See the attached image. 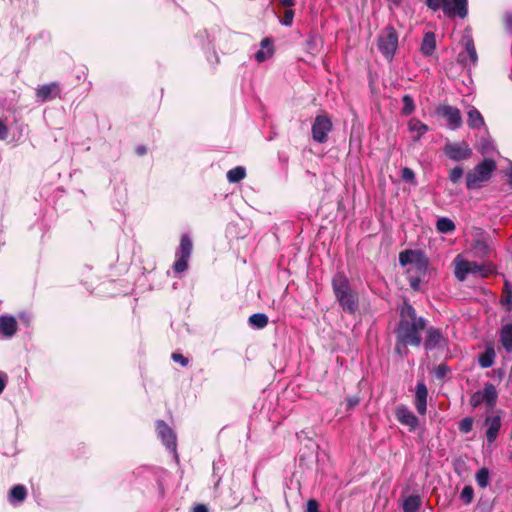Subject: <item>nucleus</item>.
<instances>
[{
  "label": "nucleus",
  "instance_id": "obj_6",
  "mask_svg": "<svg viewBox=\"0 0 512 512\" xmlns=\"http://www.w3.org/2000/svg\"><path fill=\"white\" fill-rule=\"evenodd\" d=\"M333 129V123L327 114H320L315 117L311 127L312 138L317 143H325L328 134Z\"/></svg>",
  "mask_w": 512,
  "mask_h": 512
},
{
  "label": "nucleus",
  "instance_id": "obj_38",
  "mask_svg": "<svg viewBox=\"0 0 512 512\" xmlns=\"http://www.w3.org/2000/svg\"><path fill=\"white\" fill-rule=\"evenodd\" d=\"M460 498L464 501L465 504H470L474 498V490L471 485H466L460 494Z\"/></svg>",
  "mask_w": 512,
  "mask_h": 512
},
{
  "label": "nucleus",
  "instance_id": "obj_21",
  "mask_svg": "<svg viewBox=\"0 0 512 512\" xmlns=\"http://www.w3.org/2000/svg\"><path fill=\"white\" fill-rule=\"evenodd\" d=\"M436 49V39L433 32H426L421 43V53L424 56H431Z\"/></svg>",
  "mask_w": 512,
  "mask_h": 512
},
{
  "label": "nucleus",
  "instance_id": "obj_8",
  "mask_svg": "<svg viewBox=\"0 0 512 512\" xmlns=\"http://www.w3.org/2000/svg\"><path fill=\"white\" fill-rule=\"evenodd\" d=\"M436 113L446 119L448 126L456 130L463 124L461 112L457 107L445 104L437 108Z\"/></svg>",
  "mask_w": 512,
  "mask_h": 512
},
{
  "label": "nucleus",
  "instance_id": "obj_47",
  "mask_svg": "<svg viewBox=\"0 0 512 512\" xmlns=\"http://www.w3.org/2000/svg\"><path fill=\"white\" fill-rule=\"evenodd\" d=\"M307 512H320L319 503L315 499H309L307 501Z\"/></svg>",
  "mask_w": 512,
  "mask_h": 512
},
{
  "label": "nucleus",
  "instance_id": "obj_7",
  "mask_svg": "<svg viewBox=\"0 0 512 512\" xmlns=\"http://www.w3.org/2000/svg\"><path fill=\"white\" fill-rule=\"evenodd\" d=\"M443 152L450 160L460 162L471 158L473 151L465 141L447 142L443 147Z\"/></svg>",
  "mask_w": 512,
  "mask_h": 512
},
{
  "label": "nucleus",
  "instance_id": "obj_32",
  "mask_svg": "<svg viewBox=\"0 0 512 512\" xmlns=\"http://www.w3.org/2000/svg\"><path fill=\"white\" fill-rule=\"evenodd\" d=\"M501 302L507 305V311L512 310V284L509 281L504 282L503 294Z\"/></svg>",
  "mask_w": 512,
  "mask_h": 512
},
{
  "label": "nucleus",
  "instance_id": "obj_1",
  "mask_svg": "<svg viewBox=\"0 0 512 512\" xmlns=\"http://www.w3.org/2000/svg\"><path fill=\"white\" fill-rule=\"evenodd\" d=\"M399 322L395 329V352L404 356L408 354V346L419 347L422 342L421 332L426 328L427 320L418 316L415 308L404 300L398 309Z\"/></svg>",
  "mask_w": 512,
  "mask_h": 512
},
{
  "label": "nucleus",
  "instance_id": "obj_29",
  "mask_svg": "<svg viewBox=\"0 0 512 512\" xmlns=\"http://www.w3.org/2000/svg\"><path fill=\"white\" fill-rule=\"evenodd\" d=\"M436 228L441 233H452L455 231L456 226L454 222L446 217L439 218L436 222Z\"/></svg>",
  "mask_w": 512,
  "mask_h": 512
},
{
  "label": "nucleus",
  "instance_id": "obj_2",
  "mask_svg": "<svg viewBox=\"0 0 512 512\" xmlns=\"http://www.w3.org/2000/svg\"><path fill=\"white\" fill-rule=\"evenodd\" d=\"M331 286L334 296L342 310L354 315L359 309V296L350 284L349 279L343 272H337L332 280Z\"/></svg>",
  "mask_w": 512,
  "mask_h": 512
},
{
  "label": "nucleus",
  "instance_id": "obj_5",
  "mask_svg": "<svg viewBox=\"0 0 512 512\" xmlns=\"http://www.w3.org/2000/svg\"><path fill=\"white\" fill-rule=\"evenodd\" d=\"M193 250V242L189 235L183 234L180 238V244L176 251V261L173 269L176 273H183L188 268V261Z\"/></svg>",
  "mask_w": 512,
  "mask_h": 512
},
{
  "label": "nucleus",
  "instance_id": "obj_19",
  "mask_svg": "<svg viewBox=\"0 0 512 512\" xmlns=\"http://www.w3.org/2000/svg\"><path fill=\"white\" fill-rule=\"evenodd\" d=\"M496 353L493 343L486 346L485 351L478 356V363L481 368H489L494 364Z\"/></svg>",
  "mask_w": 512,
  "mask_h": 512
},
{
  "label": "nucleus",
  "instance_id": "obj_12",
  "mask_svg": "<svg viewBox=\"0 0 512 512\" xmlns=\"http://www.w3.org/2000/svg\"><path fill=\"white\" fill-rule=\"evenodd\" d=\"M461 43L465 48V53L461 52L458 54V62L463 65L466 64L467 57L470 59L473 65H476L478 62V55L475 47L474 40L471 35H464L462 37Z\"/></svg>",
  "mask_w": 512,
  "mask_h": 512
},
{
  "label": "nucleus",
  "instance_id": "obj_42",
  "mask_svg": "<svg viewBox=\"0 0 512 512\" xmlns=\"http://www.w3.org/2000/svg\"><path fill=\"white\" fill-rule=\"evenodd\" d=\"M449 372L450 368L445 363L439 364L434 370V374L437 379L445 378Z\"/></svg>",
  "mask_w": 512,
  "mask_h": 512
},
{
  "label": "nucleus",
  "instance_id": "obj_56",
  "mask_svg": "<svg viewBox=\"0 0 512 512\" xmlns=\"http://www.w3.org/2000/svg\"><path fill=\"white\" fill-rule=\"evenodd\" d=\"M6 386V380L4 377L0 376V394L4 391Z\"/></svg>",
  "mask_w": 512,
  "mask_h": 512
},
{
  "label": "nucleus",
  "instance_id": "obj_9",
  "mask_svg": "<svg viewBox=\"0 0 512 512\" xmlns=\"http://www.w3.org/2000/svg\"><path fill=\"white\" fill-rule=\"evenodd\" d=\"M447 346V339L439 328L430 327L426 330L424 348L427 351L444 349Z\"/></svg>",
  "mask_w": 512,
  "mask_h": 512
},
{
  "label": "nucleus",
  "instance_id": "obj_4",
  "mask_svg": "<svg viewBox=\"0 0 512 512\" xmlns=\"http://www.w3.org/2000/svg\"><path fill=\"white\" fill-rule=\"evenodd\" d=\"M377 47L386 60L392 61L398 48V33L393 26H387L381 31Z\"/></svg>",
  "mask_w": 512,
  "mask_h": 512
},
{
  "label": "nucleus",
  "instance_id": "obj_33",
  "mask_svg": "<svg viewBox=\"0 0 512 512\" xmlns=\"http://www.w3.org/2000/svg\"><path fill=\"white\" fill-rule=\"evenodd\" d=\"M403 107L401 113L405 116L411 115L415 111V103L412 96L406 94L402 97Z\"/></svg>",
  "mask_w": 512,
  "mask_h": 512
},
{
  "label": "nucleus",
  "instance_id": "obj_14",
  "mask_svg": "<svg viewBox=\"0 0 512 512\" xmlns=\"http://www.w3.org/2000/svg\"><path fill=\"white\" fill-rule=\"evenodd\" d=\"M428 389L424 382H418L415 393V407L419 414L424 415L427 410Z\"/></svg>",
  "mask_w": 512,
  "mask_h": 512
},
{
  "label": "nucleus",
  "instance_id": "obj_27",
  "mask_svg": "<svg viewBox=\"0 0 512 512\" xmlns=\"http://www.w3.org/2000/svg\"><path fill=\"white\" fill-rule=\"evenodd\" d=\"M27 497V489L24 485L18 484L11 488L9 492V500L23 502Z\"/></svg>",
  "mask_w": 512,
  "mask_h": 512
},
{
  "label": "nucleus",
  "instance_id": "obj_16",
  "mask_svg": "<svg viewBox=\"0 0 512 512\" xmlns=\"http://www.w3.org/2000/svg\"><path fill=\"white\" fill-rule=\"evenodd\" d=\"M485 425L487 426L486 438L489 443H493L501 428V418L499 416H489L485 419Z\"/></svg>",
  "mask_w": 512,
  "mask_h": 512
},
{
  "label": "nucleus",
  "instance_id": "obj_39",
  "mask_svg": "<svg viewBox=\"0 0 512 512\" xmlns=\"http://www.w3.org/2000/svg\"><path fill=\"white\" fill-rule=\"evenodd\" d=\"M473 418L472 417H465L459 422V431L461 433L467 434L471 432L473 427Z\"/></svg>",
  "mask_w": 512,
  "mask_h": 512
},
{
  "label": "nucleus",
  "instance_id": "obj_20",
  "mask_svg": "<svg viewBox=\"0 0 512 512\" xmlns=\"http://www.w3.org/2000/svg\"><path fill=\"white\" fill-rule=\"evenodd\" d=\"M467 124L470 129H479L485 126V121L480 111L471 106L467 112Z\"/></svg>",
  "mask_w": 512,
  "mask_h": 512
},
{
  "label": "nucleus",
  "instance_id": "obj_51",
  "mask_svg": "<svg viewBox=\"0 0 512 512\" xmlns=\"http://www.w3.org/2000/svg\"><path fill=\"white\" fill-rule=\"evenodd\" d=\"M470 270L469 273H478L482 270V265L477 264L476 262H470Z\"/></svg>",
  "mask_w": 512,
  "mask_h": 512
},
{
  "label": "nucleus",
  "instance_id": "obj_35",
  "mask_svg": "<svg viewBox=\"0 0 512 512\" xmlns=\"http://www.w3.org/2000/svg\"><path fill=\"white\" fill-rule=\"evenodd\" d=\"M413 266L419 275L426 273L428 268V260L422 252H419V257H417V259L413 263Z\"/></svg>",
  "mask_w": 512,
  "mask_h": 512
},
{
  "label": "nucleus",
  "instance_id": "obj_13",
  "mask_svg": "<svg viewBox=\"0 0 512 512\" xmlns=\"http://www.w3.org/2000/svg\"><path fill=\"white\" fill-rule=\"evenodd\" d=\"M60 86L57 82L41 85L36 89V97L41 102L51 101L60 98Z\"/></svg>",
  "mask_w": 512,
  "mask_h": 512
},
{
  "label": "nucleus",
  "instance_id": "obj_22",
  "mask_svg": "<svg viewBox=\"0 0 512 512\" xmlns=\"http://www.w3.org/2000/svg\"><path fill=\"white\" fill-rule=\"evenodd\" d=\"M481 393L483 396L484 403L489 408H493L496 405L498 399V392L496 390V387L491 383H487L484 389L481 391Z\"/></svg>",
  "mask_w": 512,
  "mask_h": 512
},
{
  "label": "nucleus",
  "instance_id": "obj_48",
  "mask_svg": "<svg viewBox=\"0 0 512 512\" xmlns=\"http://www.w3.org/2000/svg\"><path fill=\"white\" fill-rule=\"evenodd\" d=\"M409 283H410L411 288L414 291H419L420 290V283H421L420 276H416V277L412 276V277H410L409 278Z\"/></svg>",
  "mask_w": 512,
  "mask_h": 512
},
{
  "label": "nucleus",
  "instance_id": "obj_40",
  "mask_svg": "<svg viewBox=\"0 0 512 512\" xmlns=\"http://www.w3.org/2000/svg\"><path fill=\"white\" fill-rule=\"evenodd\" d=\"M463 168L460 167V166H456L454 167L453 169L450 170L449 172V180L456 184L460 181V179L463 177Z\"/></svg>",
  "mask_w": 512,
  "mask_h": 512
},
{
  "label": "nucleus",
  "instance_id": "obj_23",
  "mask_svg": "<svg viewBox=\"0 0 512 512\" xmlns=\"http://www.w3.org/2000/svg\"><path fill=\"white\" fill-rule=\"evenodd\" d=\"M422 505L421 497L417 494L409 495L402 502L403 512H418Z\"/></svg>",
  "mask_w": 512,
  "mask_h": 512
},
{
  "label": "nucleus",
  "instance_id": "obj_18",
  "mask_svg": "<svg viewBox=\"0 0 512 512\" xmlns=\"http://www.w3.org/2000/svg\"><path fill=\"white\" fill-rule=\"evenodd\" d=\"M274 54V48L272 45L271 38H264L261 41V49L255 53V59L257 62H263L271 58Z\"/></svg>",
  "mask_w": 512,
  "mask_h": 512
},
{
  "label": "nucleus",
  "instance_id": "obj_53",
  "mask_svg": "<svg viewBox=\"0 0 512 512\" xmlns=\"http://www.w3.org/2000/svg\"><path fill=\"white\" fill-rule=\"evenodd\" d=\"M279 3L288 9H291V7L295 5L294 0H279Z\"/></svg>",
  "mask_w": 512,
  "mask_h": 512
},
{
  "label": "nucleus",
  "instance_id": "obj_31",
  "mask_svg": "<svg viewBox=\"0 0 512 512\" xmlns=\"http://www.w3.org/2000/svg\"><path fill=\"white\" fill-rule=\"evenodd\" d=\"M246 176L245 168L237 166L227 172V179L230 183H237Z\"/></svg>",
  "mask_w": 512,
  "mask_h": 512
},
{
  "label": "nucleus",
  "instance_id": "obj_41",
  "mask_svg": "<svg viewBox=\"0 0 512 512\" xmlns=\"http://www.w3.org/2000/svg\"><path fill=\"white\" fill-rule=\"evenodd\" d=\"M294 11L292 9H286L283 13V17L280 19V22L284 26H291L294 19Z\"/></svg>",
  "mask_w": 512,
  "mask_h": 512
},
{
  "label": "nucleus",
  "instance_id": "obj_25",
  "mask_svg": "<svg viewBox=\"0 0 512 512\" xmlns=\"http://www.w3.org/2000/svg\"><path fill=\"white\" fill-rule=\"evenodd\" d=\"M409 130L411 132H416L417 134L414 136V141L420 140V138L429 130V127L416 118H412L408 122Z\"/></svg>",
  "mask_w": 512,
  "mask_h": 512
},
{
  "label": "nucleus",
  "instance_id": "obj_17",
  "mask_svg": "<svg viewBox=\"0 0 512 512\" xmlns=\"http://www.w3.org/2000/svg\"><path fill=\"white\" fill-rule=\"evenodd\" d=\"M17 321L13 316H0V332L6 337H12L17 332Z\"/></svg>",
  "mask_w": 512,
  "mask_h": 512
},
{
  "label": "nucleus",
  "instance_id": "obj_44",
  "mask_svg": "<svg viewBox=\"0 0 512 512\" xmlns=\"http://www.w3.org/2000/svg\"><path fill=\"white\" fill-rule=\"evenodd\" d=\"M482 403H484V400H483V396H482L481 391H477V392L473 393L471 398H470L471 406L473 408H476L479 405H481Z\"/></svg>",
  "mask_w": 512,
  "mask_h": 512
},
{
  "label": "nucleus",
  "instance_id": "obj_55",
  "mask_svg": "<svg viewBox=\"0 0 512 512\" xmlns=\"http://www.w3.org/2000/svg\"><path fill=\"white\" fill-rule=\"evenodd\" d=\"M483 277H488L492 273V269H486L482 266V270L479 272Z\"/></svg>",
  "mask_w": 512,
  "mask_h": 512
},
{
  "label": "nucleus",
  "instance_id": "obj_37",
  "mask_svg": "<svg viewBox=\"0 0 512 512\" xmlns=\"http://www.w3.org/2000/svg\"><path fill=\"white\" fill-rule=\"evenodd\" d=\"M427 6L436 11L442 9L443 12L448 11V0H426Z\"/></svg>",
  "mask_w": 512,
  "mask_h": 512
},
{
  "label": "nucleus",
  "instance_id": "obj_45",
  "mask_svg": "<svg viewBox=\"0 0 512 512\" xmlns=\"http://www.w3.org/2000/svg\"><path fill=\"white\" fill-rule=\"evenodd\" d=\"M502 22L508 31H512V12H505L502 17Z\"/></svg>",
  "mask_w": 512,
  "mask_h": 512
},
{
  "label": "nucleus",
  "instance_id": "obj_50",
  "mask_svg": "<svg viewBox=\"0 0 512 512\" xmlns=\"http://www.w3.org/2000/svg\"><path fill=\"white\" fill-rule=\"evenodd\" d=\"M360 400L357 396L347 398L346 405L348 409H352L359 404Z\"/></svg>",
  "mask_w": 512,
  "mask_h": 512
},
{
  "label": "nucleus",
  "instance_id": "obj_34",
  "mask_svg": "<svg viewBox=\"0 0 512 512\" xmlns=\"http://www.w3.org/2000/svg\"><path fill=\"white\" fill-rule=\"evenodd\" d=\"M476 482L481 488L489 485V470L486 467L479 469L475 475Z\"/></svg>",
  "mask_w": 512,
  "mask_h": 512
},
{
  "label": "nucleus",
  "instance_id": "obj_3",
  "mask_svg": "<svg viewBox=\"0 0 512 512\" xmlns=\"http://www.w3.org/2000/svg\"><path fill=\"white\" fill-rule=\"evenodd\" d=\"M496 162L491 158H484L466 174V187L468 190L479 189L483 183L489 181L496 170Z\"/></svg>",
  "mask_w": 512,
  "mask_h": 512
},
{
  "label": "nucleus",
  "instance_id": "obj_52",
  "mask_svg": "<svg viewBox=\"0 0 512 512\" xmlns=\"http://www.w3.org/2000/svg\"><path fill=\"white\" fill-rule=\"evenodd\" d=\"M192 512H208V508L205 504L198 503L193 507Z\"/></svg>",
  "mask_w": 512,
  "mask_h": 512
},
{
  "label": "nucleus",
  "instance_id": "obj_10",
  "mask_svg": "<svg viewBox=\"0 0 512 512\" xmlns=\"http://www.w3.org/2000/svg\"><path fill=\"white\" fill-rule=\"evenodd\" d=\"M156 431L162 443L172 452H176V434L163 420L156 421Z\"/></svg>",
  "mask_w": 512,
  "mask_h": 512
},
{
  "label": "nucleus",
  "instance_id": "obj_15",
  "mask_svg": "<svg viewBox=\"0 0 512 512\" xmlns=\"http://www.w3.org/2000/svg\"><path fill=\"white\" fill-rule=\"evenodd\" d=\"M468 0H448V11H445L446 16H459L465 18L468 14Z\"/></svg>",
  "mask_w": 512,
  "mask_h": 512
},
{
  "label": "nucleus",
  "instance_id": "obj_26",
  "mask_svg": "<svg viewBox=\"0 0 512 512\" xmlns=\"http://www.w3.org/2000/svg\"><path fill=\"white\" fill-rule=\"evenodd\" d=\"M470 266V261H456L454 270L455 277L461 282L464 281L469 274Z\"/></svg>",
  "mask_w": 512,
  "mask_h": 512
},
{
  "label": "nucleus",
  "instance_id": "obj_43",
  "mask_svg": "<svg viewBox=\"0 0 512 512\" xmlns=\"http://www.w3.org/2000/svg\"><path fill=\"white\" fill-rule=\"evenodd\" d=\"M401 177L404 181L415 184V173L412 169L404 167L402 169Z\"/></svg>",
  "mask_w": 512,
  "mask_h": 512
},
{
  "label": "nucleus",
  "instance_id": "obj_30",
  "mask_svg": "<svg viewBox=\"0 0 512 512\" xmlns=\"http://www.w3.org/2000/svg\"><path fill=\"white\" fill-rule=\"evenodd\" d=\"M419 252L416 250H405L399 253V263L401 266H406L408 264H412L415 262L417 257H419Z\"/></svg>",
  "mask_w": 512,
  "mask_h": 512
},
{
  "label": "nucleus",
  "instance_id": "obj_46",
  "mask_svg": "<svg viewBox=\"0 0 512 512\" xmlns=\"http://www.w3.org/2000/svg\"><path fill=\"white\" fill-rule=\"evenodd\" d=\"M171 357L174 362L180 363L183 367H186L189 363V359L180 353H173Z\"/></svg>",
  "mask_w": 512,
  "mask_h": 512
},
{
  "label": "nucleus",
  "instance_id": "obj_57",
  "mask_svg": "<svg viewBox=\"0 0 512 512\" xmlns=\"http://www.w3.org/2000/svg\"><path fill=\"white\" fill-rule=\"evenodd\" d=\"M508 181H509V184L512 185V170L508 174Z\"/></svg>",
  "mask_w": 512,
  "mask_h": 512
},
{
  "label": "nucleus",
  "instance_id": "obj_36",
  "mask_svg": "<svg viewBox=\"0 0 512 512\" xmlns=\"http://www.w3.org/2000/svg\"><path fill=\"white\" fill-rule=\"evenodd\" d=\"M474 252L479 256H486L490 252L489 245L484 240H476L473 244Z\"/></svg>",
  "mask_w": 512,
  "mask_h": 512
},
{
  "label": "nucleus",
  "instance_id": "obj_24",
  "mask_svg": "<svg viewBox=\"0 0 512 512\" xmlns=\"http://www.w3.org/2000/svg\"><path fill=\"white\" fill-rule=\"evenodd\" d=\"M500 342L508 353L512 352V324H506L501 328Z\"/></svg>",
  "mask_w": 512,
  "mask_h": 512
},
{
  "label": "nucleus",
  "instance_id": "obj_28",
  "mask_svg": "<svg viewBox=\"0 0 512 512\" xmlns=\"http://www.w3.org/2000/svg\"><path fill=\"white\" fill-rule=\"evenodd\" d=\"M248 323L256 329H263L268 324V316L264 313L252 314L248 319Z\"/></svg>",
  "mask_w": 512,
  "mask_h": 512
},
{
  "label": "nucleus",
  "instance_id": "obj_49",
  "mask_svg": "<svg viewBox=\"0 0 512 512\" xmlns=\"http://www.w3.org/2000/svg\"><path fill=\"white\" fill-rule=\"evenodd\" d=\"M8 137V127L3 120L0 119V140H5Z\"/></svg>",
  "mask_w": 512,
  "mask_h": 512
},
{
  "label": "nucleus",
  "instance_id": "obj_54",
  "mask_svg": "<svg viewBox=\"0 0 512 512\" xmlns=\"http://www.w3.org/2000/svg\"><path fill=\"white\" fill-rule=\"evenodd\" d=\"M135 151L139 156H144L147 153V149L143 145L137 146Z\"/></svg>",
  "mask_w": 512,
  "mask_h": 512
},
{
  "label": "nucleus",
  "instance_id": "obj_11",
  "mask_svg": "<svg viewBox=\"0 0 512 512\" xmlns=\"http://www.w3.org/2000/svg\"><path fill=\"white\" fill-rule=\"evenodd\" d=\"M395 417L399 423L407 426L410 432H414L419 425L418 418L405 405H398L395 408Z\"/></svg>",
  "mask_w": 512,
  "mask_h": 512
}]
</instances>
